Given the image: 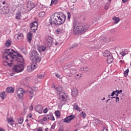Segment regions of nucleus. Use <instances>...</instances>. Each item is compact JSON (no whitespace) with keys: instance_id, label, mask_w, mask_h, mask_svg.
<instances>
[{"instance_id":"obj_4","label":"nucleus","mask_w":131,"mask_h":131,"mask_svg":"<svg viewBox=\"0 0 131 131\" xmlns=\"http://www.w3.org/2000/svg\"><path fill=\"white\" fill-rule=\"evenodd\" d=\"M30 59L33 64H37V63H39L41 60V58L39 57L38 52L35 50L33 51L31 53Z\"/></svg>"},{"instance_id":"obj_61","label":"nucleus","mask_w":131,"mask_h":131,"mask_svg":"<svg viewBox=\"0 0 131 131\" xmlns=\"http://www.w3.org/2000/svg\"><path fill=\"white\" fill-rule=\"evenodd\" d=\"M104 100H105V97H104V98L102 99V101Z\"/></svg>"},{"instance_id":"obj_19","label":"nucleus","mask_w":131,"mask_h":131,"mask_svg":"<svg viewBox=\"0 0 131 131\" xmlns=\"http://www.w3.org/2000/svg\"><path fill=\"white\" fill-rule=\"evenodd\" d=\"M37 78L39 79H42L45 78V77L46 76V74L45 73L40 72L37 74Z\"/></svg>"},{"instance_id":"obj_20","label":"nucleus","mask_w":131,"mask_h":131,"mask_svg":"<svg viewBox=\"0 0 131 131\" xmlns=\"http://www.w3.org/2000/svg\"><path fill=\"white\" fill-rule=\"evenodd\" d=\"M106 61L108 64H111L113 62V57L112 55H109L107 56Z\"/></svg>"},{"instance_id":"obj_28","label":"nucleus","mask_w":131,"mask_h":131,"mask_svg":"<svg viewBox=\"0 0 131 131\" xmlns=\"http://www.w3.org/2000/svg\"><path fill=\"white\" fill-rule=\"evenodd\" d=\"M38 15L40 18H43L46 16V12L44 11L40 12Z\"/></svg>"},{"instance_id":"obj_48","label":"nucleus","mask_w":131,"mask_h":131,"mask_svg":"<svg viewBox=\"0 0 131 131\" xmlns=\"http://www.w3.org/2000/svg\"><path fill=\"white\" fill-rule=\"evenodd\" d=\"M103 131H108V128L106 127H103Z\"/></svg>"},{"instance_id":"obj_47","label":"nucleus","mask_w":131,"mask_h":131,"mask_svg":"<svg viewBox=\"0 0 131 131\" xmlns=\"http://www.w3.org/2000/svg\"><path fill=\"white\" fill-rule=\"evenodd\" d=\"M37 131H43L42 130V128H41V127H39L37 129Z\"/></svg>"},{"instance_id":"obj_9","label":"nucleus","mask_w":131,"mask_h":131,"mask_svg":"<svg viewBox=\"0 0 131 131\" xmlns=\"http://www.w3.org/2000/svg\"><path fill=\"white\" fill-rule=\"evenodd\" d=\"M24 69V68L23 67V65L19 64V65H16L13 68V70L15 71V72H22Z\"/></svg>"},{"instance_id":"obj_39","label":"nucleus","mask_w":131,"mask_h":131,"mask_svg":"<svg viewBox=\"0 0 131 131\" xmlns=\"http://www.w3.org/2000/svg\"><path fill=\"white\" fill-rule=\"evenodd\" d=\"M80 115L82 116V118H85V117L86 116V114H85L84 112H82L80 113Z\"/></svg>"},{"instance_id":"obj_50","label":"nucleus","mask_w":131,"mask_h":131,"mask_svg":"<svg viewBox=\"0 0 131 131\" xmlns=\"http://www.w3.org/2000/svg\"><path fill=\"white\" fill-rule=\"evenodd\" d=\"M51 129H55V125H52L51 126Z\"/></svg>"},{"instance_id":"obj_60","label":"nucleus","mask_w":131,"mask_h":131,"mask_svg":"<svg viewBox=\"0 0 131 131\" xmlns=\"http://www.w3.org/2000/svg\"><path fill=\"white\" fill-rule=\"evenodd\" d=\"M77 47V46H75L73 47V48H76Z\"/></svg>"},{"instance_id":"obj_35","label":"nucleus","mask_w":131,"mask_h":131,"mask_svg":"<svg viewBox=\"0 0 131 131\" xmlns=\"http://www.w3.org/2000/svg\"><path fill=\"white\" fill-rule=\"evenodd\" d=\"M74 108L76 110H77V111H79V110H80V108H79V107H78V105L76 103H75L74 104Z\"/></svg>"},{"instance_id":"obj_14","label":"nucleus","mask_w":131,"mask_h":131,"mask_svg":"<svg viewBox=\"0 0 131 131\" xmlns=\"http://www.w3.org/2000/svg\"><path fill=\"white\" fill-rule=\"evenodd\" d=\"M26 93H27L28 96H29V98L30 100H32V98L35 96V94L33 93V91H31L30 90H28L26 91Z\"/></svg>"},{"instance_id":"obj_51","label":"nucleus","mask_w":131,"mask_h":131,"mask_svg":"<svg viewBox=\"0 0 131 131\" xmlns=\"http://www.w3.org/2000/svg\"><path fill=\"white\" fill-rule=\"evenodd\" d=\"M121 93H122V90L117 91V94H120Z\"/></svg>"},{"instance_id":"obj_38","label":"nucleus","mask_w":131,"mask_h":131,"mask_svg":"<svg viewBox=\"0 0 131 131\" xmlns=\"http://www.w3.org/2000/svg\"><path fill=\"white\" fill-rule=\"evenodd\" d=\"M31 90L32 92H37L38 89L37 88V87H32L31 88Z\"/></svg>"},{"instance_id":"obj_27","label":"nucleus","mask_w":131,"mask_h":131,"mask_svg":"<svg viewBox=\"0 0 131 131\" xmlns=\"http://www.w3.org/2000/svg\"><path fill=\"white\" fill-rule=\"evenodd\" d=\"M5 45L6 48H9V47H10L11 45H12V41L10 40H8L5 42Z\"/></svg>"},{"instance_id":"obj_31","label":"nucleus","mask_w":131,"mask_h":131,"mask_svg":"<svg viewBox=\"0 0 131 131\" xmlns=\"http://www.w3.org/2000/svg\"><path fill=\"white\" fill-rule=\"evenodd\" d=\"M113 19L114 20L115 23L116 24H117V23H118V22H119V21H120V19L119 17H116V16H114L113 18Z\"/></svg>"},{"instance_id":"obj_18","label":"nucleus","mask_w":131,"mask_h":131,"mask_svg":"<svg viewBox=\"0 0 131 131\" xmlns=\"http://www.w3.org/2000/svg\"><path fill=\"white\" fill-rule=\"evenodd\" d=\"M78 95V90L76 88H74L72 91V96L73 97H76Z\"/></svg>"},{"instance_id":"obj_33","label":"nucleus","mask_w":131,"mask_h":131,"mask_svg":"<svg viewBox=\"0 0 131 131\" xmlns=\"http://www.w3.org/2000/svg\"><path fill=\"white\" fill-rule=\"evenodd\" d=\"M129 72V70L128 69H127L124 72V76H125V77H127V76L128 75V73Z\"/></svg>"},{"instance_id":"obj_56","label":"nucleus","mask_w":131,"mask_h":131,"mask_svg":"<svg viewBox=\"0 0 131 131\" xmlns=\"http://www.w3.org/2000/svg\"><path fill=\"white\" fill-rule=\"evenodd\" d=\"M0 131H5V129H3L2 128H0Z\"/></svg>"},{"instance_id":"obj_46","label":"nucleus","mask_w":131,"mask_h":131,"mask_svg":"<svg viewBox=\"0 0 131 131\" xmlns=\"http://www.w3.org/2000/svg\"><path fill=\"white\" fill-rule=\"evenodd\" d=\"M64 129L63 128V127H60L58 129V131H63Z\"/></svg>"},{"instance_id":"obj_55","label":"nucleus","mask_w":131,"mask_h":131,"mask_svg":"<svg viewBox=\"0 0 131 131\" xmlns=\"http://www.w3.org/2000/svg\"><path fill=\"white\" fill-rule=\"evenodd\" d=\"M77 76H80V77H81V76H82V75H81V74H77Z\"/></svg>"},{"instance_id":"obj_57","label":"nucleus","mask_w":131,"mask_h":131,"mask_svg":"<svg viewBox=\"0 0 131 131\" xmlns=\"http://www.w3.org/2000/svg\"><path fill=\"white\" fill-rule=\"evenodd\" d=\"M45 131H49V128H47L45 129Z\"/></svg>"},{"instance_id":"obj_42","label":"nucleus","mask_w":131,"mask_h":131,"mask_svg":"<svg viewBox=\"0 0 131 131\" xmlns=\"http://www.w3.org/2000/svg\"><path fill=\"white\" fill-rule=\"evenodd\" d=\"M115 93H116V92L115 91H113V93H112V94L111 95V99H113V98H115V97H114L113 96H114V95H115Z\"/></svg>"},{"instance_id":"obj_21","label":"nucleus","mask_w":131,"mask_h":131,"mask_svg":"<svg viewBox=\"0 0 131 131\" xmlns=\"http://www.w3.org/2000/svg\"><path fill=\"white\" fill-rule=\"evenodd\" d=\"M102 54L104 57H108L110 56V51H109V50H105L103 51V52H102Z\"/></svg>"},{"instance_id":"obj_34","label":"nucleus","mask_w":131,"mask_h":131,"mask_svg":"<svg viewBox=\"0 0 131 131\" xmlns=\"http://www.w3.org/2000/svg\"><path fill=\"white\" fill-rule=\"evenodd\" d=\"M55 115L56 117H57L58 118H60L61 117V114L60 113V112L59 111H57L55 112Z\"/></svg>"},{"instance_id":"obj_54","label":"nucleus","mask_w":131,"mask_h":131,"mask_svg":"<svg viewBox=\"0 0 131 131\" xmlns=\"http://www.w3.org/2000/svg\"><path fill=\"white\" fill-rule=\"evenodd\" d=\"M116 99V102H119V98L118 97H117Z\"/></svg>"},{"instance_id":"obj_44","label":"nucleus","mask_w":131,"mask_h":131,"mask_svg":"<svg viewBox=\"0 0 131 131\" xmlns=\"http://www.w3.org/2000/svg\"><path fill=\"white\" fill-rule=\"evenodd\" d=\"M104 8H105V10H108V9H109V5L108 4H106Z\"/></svg>"},{"instance_id":"obj_29","label":"nucleus","mask_w":131,"mask_h":131,"mask_svg":"<svg viewBox=\"0 0 131 131\" xmlns=\"http://www.w3.org/2000/svg\"><path fill=\"white\" fill-rule=\"evenodd\" d=\"M9 12L8 10L5 9V8L0 9V13L3 14H7Z\"/></svg>"},{"instance_id":"obj_10","label":"nucleus","mask_w":131,"mask_h":131,"mask_svg":"<svg viewBox=\"0 0 131 131\" xmlns=\"http://www.w3.org/2000/svg\"><path fill=\"white\" fill-rule=\"evenodd\" d=\"M34 7H35V5H34L33 2L31 1L28 2L26 5L27 10L29 11H31V10H32Z\"/></svg>"},{"instance_id":"obj_30","label":"nucleus","mask_w":131,"mask_h":131,"mask_svg":"<svg viewBox=\"0 0 131 131\" xmlns=\"http://www.w3.org/2000/svg\"><path fill=\"white\" fill-rule=\"evenodd\" d=\"M6 96H7V95L6 94V92H3L1 94H0V97L3 100H4V99H5Z\"/></svg>"},{"instance_id":"obj_26","label":"nucleus","mask_w":131,"mask_h":131,"mask_svg":"<svg viewBox=\"0 0 131 131\" xmlns=\"http://www.w3.org/2000/svg\"><path fill=\"white\" fill-rule=\"evenodd\" d=\"M80 71H81V72H89V68L86 67L84 68H81L80 69Z\"/></svg>"},{"instance_id":"obj_43","label":"nucleus","mask_w":131,"mask_h":131,"mask_svg":"<svg viewBox=\"0 0 131 131\" xmlns=\"http://www.w3.org/2000/svg\"><path fill=\"white\" fill-rule=\"evenodd\" d=\"M67 15H68V19H70L71 18V14L70 12H67Z\"/></svg>"},{"instance_id":"obj_49","label":"nucleus","mask_w":131,"mask_h":131,"mask_svg":"<svg viewBox=\"0 0 131 131\" xmlns=\"http://www.w3.org/2000/svg\"><path fill=\"white\" fill-rule=\"evenodd\" d=\"M28 117H29V118H31L32 117V115L31 114H29L28 115Z\"/></svg>"},{"instance_id":"obj_59","label":"nucleus","mask_w":131,"mask_h":131,"mask_svg":"<svg viewBox=\"0 0 131 131\" xmlns=\"http://www.w3.org/2000/svg\"><path fill=\"white\" fill-rule=\"evenodd\" d=\"M5 4H6V2H3V5H5Z\"/></svg>"},{"instance_id":"obj_41","label":"nucleus","mask_w":131,"mask_h":131,"mask_svg":"<svg viewBox=\"0 0 131 131\" xmlns=\"http://www.w3.org/2000/svg\"><path fill=\"white\" fill-rule=\"evenodd\" d=\"M48 111H49V110L48 109V108H46L43 110V113H45V114L48 113Z\"/></svg>"},{"instance_id":"obj_6","label":"nucleus","mask_w":131,"mask_h":131,"mask_svg":"<svg viewBox=\"0 0 131 131\" xmlns=\"http://www.w3.org/2000/svg\"><path fill=\"white\" fill-rule=\"evenodd\" d=\"M24 94H25V91L22 88H19L16 91V96L18 100L23 101L24 99Z\"/></svg>"},{"instance_id":"obj_58","label":"nucleus","mask_w":131,"mask_h":131,"mask_svg":"<svg viewBox=\"0 0 131 131\" xmlns=\"http://www.w3.org/2000/svg\"><path fill=\"white\" fill-rule=\"evenodd\" d=\"M120 62L121 63H123V60H120Z\"/></svg>"},{"instance_id":"obj_63","label":"nucleus","mask_w":131,"mask_h":131,"mask_svg":"<svg viewBox=\"0 0 131 131\" xmlns=\"http://www.w3.org/2000/svg\"><path fill=\"white\" fill-rule=\"evenodd\" d=\"M55 46H57L58 45V43H55Z\"/></svg>"},{"instance_id":"obj_22","label":"nucleus","mask_w":131,"mask_h":131,"mask_svg":"<svg viewBox=\"0 0 131 131\" xmlns=\"http://www.w3.org/2000/svg\"><path fill=\"white\" fill-rule=\"evenodd\" d=\"M14 91H15V90L14 89V88L12 87H8L6 89V92L7 93H8L12 94L14 93Z\"/></svg>"},{"instance_id":"obj_52","label":"nucleus","mask_w":131,"mask_h":131,"mask_svg":"<svg viewBox=\"0 0 131 131\" xmlns=\"http://www.w3.org/2000/svg\"><path fill=\"white\" fill-rule=\"evenodd\" d=\"M129 1V0H122V2L124 4L125 3H127Z\"/></svg>"},{"instance_id":"obj_62","label":"nucleus","mask_w":131,"mask_h":131,"mask_svg":"<svg viewBox=\"0 0 131 131\" xmlns=\"http://www.w3.org/2000/svg\"><path fill=\"white\" fill-rule=\"evenodd\" d=\"M122 131H126L125 129H122Z\"/></svg>"},{"instance_id":"obj_8","label":"nucleus","mask_w":131,"mask_h":131,"mask_svg":"<svg viewBox=\"0 0 131 131\" xmlns=\"http://www.w3.org/2000/svg\"><path fill=\"white\" fill-rule=\"evenodd\" d=\"M47 120L55 121V117L52 114L46 115L42 118V121H47Z\"/></svg>"},{"instance_id":"obj_17","label":"nucleus","mask_w":131,"mask_h":131,"mask_svg":"<svg viewBox=\"0 0 131 131\" xmlns=\"http://www.w3.org/2000/svg\"><path fill=\"white\" fill-rule=\"evenodd\" d=\"M38 51L40 53L41 52H45L47 50V47L43 46H38Z\"/></svg>"},{"instance_id":"obj_12","label":"nucleus","mask_w":131,"mask_h":131,"mask_svg":"<svg viewBox=\"0 0 131 131\" xmlns=\"http://www.w3.org/2000/svg\"><path fill=\"white\" fill-rule=\"evenodd\" d=\"M37 68V64H32L31 66H28L27 68V70L28 72H32L34 69H36Z\"/></svg>"},{"instance_id":"obj_3","label":"nucleus","mask_w":131,"mask_h":131,"mask_svg":"<svg viewBox=\"0 0 131 131\" xmlns=\"http://www.w3.org/2000/svg\"><path fill=\"white\" fill-rule=\"evenodd\" d=\"M73 33L74 34H82V33H84L89 30V25L83 24V23H74L73 24Z\"/></svg>"},{"instance_id":"obj_1","label":"nucleus","mask_w":131,"mask_h":131,"mask_svg":"<svg viewBox=\"0 0 131 131\" xmlns=\"http://www.w3.org/2000/svg\"><path fill=\"white\" fill-rule=\"evenodd\" d=\"M3 58L7 60V61L3 62V64L6 67H8V66H9V67H12V62H14V61H18L20 63H23L24 61L22 55L10 49L6 50L3 54Z\"/></svg>"},{"instance_id":"obj_2","label":"nucleus","mask_w":131,"mask_h":131,"mask_svg":"<svg viewBox=\"0 0 131 131\" xmlns=\"http://www.w3.org/2000/svg\"><path fill=\"white\" fill-rule=\"evenodd\" d=\"M66 21V16L63 13H55L52 14L49 20L51 25H61Z\"/></svg>"},{"instance_id":"obj_11","label":"nucleus","mask_w":131,"mask_h":131,"mask_svg":"<svg viewBox=\"0 0 131 131\" xmlns=\"http://www.w3.org/2000/svg\"><path fill=\"white\" fill-rule=\"evenodd\" d=\"M75 118V116L73 115H71L68 117H66L63 120V122H66V123H69L71 122V120H73Z\"/></svg>"},{"instance_id":"obj_40","label":"nucleus","mask_w":131,"mask_h":131,"mask_svg":"<svg viewBox=\"0 0 131 131\" xmlns=\"http://www.w3.org/2000/svg\"><path fill=\"white\" fill-rule=\"evenodd\" d=\"M127 53H126V52H125V51H122L121 53V56H122V57H124V56H125V55H126Z\"/></svg>"},{"instance_id":"obj_7","label":"nucleus","mask_w":131,"mask_h":131,"mask_svg":"<svg viewBox=\"0 0 131 131\" xmlns=\"http://www.w3.org/2000/svg\"><path fill=\"white\" fill-rule=\"evenodd\" d=\"M38 27V23L37 21H34L33 23L30 24V30L32 32H35L37 30V28Z\"/></svg>"},{"instance_id":"obj_36","label":"nucleus","mask_w":131,"mask_h":131,"mask_svg":"<svg viewBox=\"0 0 131 131\" xmlns=\"http://www.w3.org/2000/svg\"><path fill=\"white\" fill-rule=\"evenodd\" d=\"M17 121L19 124H22L24 121L23 118H19V119H18Z\"/></svg>"},{"instance_id":"obj_32","label":"nucleus","mask_w":131,"mask_h":131,"mask_svg":"<svg viewBox=\"0 0 131 131\" xmlns=\"http://www.w3.org/2000/svg\"><path fill=\"white\" fill-rule=\"evenodd\" d=\"M55 90L57 91V93H63V92H62V88L61 87H56L55 88Z\"/></svg>"},{"instance_id":"obj_45","label":"nucleus","mask_w":131,"mask_h":131,"mask_svg":"<svg viewBox=\"0 0 131 131\" xmlns=\"http://www.w3.org/2000/svg\"><path fill=\"white\" fill-rule=\"evenodd\" d=\"M29 110L30 111H32L33 110V106L32 105H31L30 107H29Z\"/></svg>"},{"instance_id":"obj_23","label":"nucleus","mask_w":131,"mask_h":131,"mask_svg":"<svg viewBox=\"0 0 131 131\" xmlns=\"http://www.w3.org/2000/svg\"><path fill=\"white\" fill-rule=\"evenodd\" d=\"M21 12L18 11L16 13L15 18L17 19V20H20V19H21Z\"/></svg>"},{"instance_id":"obj_16","label":"nucleus","mask_w":131,"mask_h":131,"mask_svg":"<svg viewBox=\"0 0 131 131\" xmlns=\"http://www.w3.org/2000/svg\"><path fill=\"white\" fill-rule=\"evenodd\" d=\"M53 37L51 36L48 37L47 39V43L50 47L53 45Z\"/></svg>"},{"instance_id":"obj_53","label":"nucleus","mask_w":131,"mask_h":131,"mask_svg":"<svg viewBox=\"0 0 131 131\" xmlns=\"http://www.w3.org/2000/svg\"><path fill=\"white\" fill-rule=\"evenodd\" d=\"M55 76H56V77H57L58 78H60V75H59V74H56L55 75Z\"/></svg>"},{"instance_id":"obj_64","label":"nucleus","mask_w":131,"mask_h":131,"mask_svg":"<svg viewBox=\"0 0 131 131\" xmlns=\"http://www.w3.org/2000/svg\"><path fill=\"white\" fill-rule=\"evenodd\" d=\"M26 121H28V119H27V120H26Z\"/></svg>"},{"instance_id":"obj_25","label":"nucleus","mask_w":131,"mask_h":131,"mask_svg":"<svg viewBox=\"0 0 131 131\" xmlns=\"http://www.w3.org/2000/svg\"><path fill=\"white\" fill-rule=\"evenodd\" d=\"M27 38L29 42H31V40H32V34L31 33H28Z\"/></svg>"},{"instance_id":"obj_24","label":"nucleus","mask_w":131,"mask_h":131,"mask_svg":"<svg viewBox=\"0 0 131 131\" xmlns=\"http://www.w3.org/2000/svg\"><path fill=\"white\" fill-rule=\"evenodd\" d=\"M7 121L8 123L10 124V125H13V124H14V120L12 119V118H7Z\"/></svg>"},{"instance_id":"obj_15","label":"nucleus","mask_w":131,"mask_h":131,"mask_svg":"<svg viewBox=\"0 0 131 131\" xmlns=\"http://www.w3.org/2000/svg\"><path fill=\"white\" fill-rule=\"evenodd\" d=\"M14 37L16 40H19L20 39H23L24 36L23 35V34L19 33L15 34Z\"/></svg>"},{"instance_id":"obj_5","label":"nucleus","mask_w":131,"mask_h":131,"mask_svg":"<svg viewBox=\"0 0 131 131\" xmlns=\"http://www.w3.org/2000/svg\"><path fill=\"white\" fill-rule=\"evenodd\" d=\"M57 96L60 102H66L68 100V95L64 92L57 93Z\"/></svg>"},{"instance_id":"obj_37","label":"nucleus","mask_w":131,"mask_h":131,"mask_svg":"<svg viewBox=\"0 0 131 131\" xmlns=\"http://www.w3.org/2000/svg\"><path fill=\"white\" fill-rule=\"evenodd\" d=\"M58 4V0H52L51 5H57Z\"/></svg>"},{"instance_id":"obj_13","label":"nucleus","mask_w":131,"mask_h":131,"mask_svg":"<svg viewBox=\"0 0 131 131\" xmlns=\"http://www.w3.org/2000/svg\"><path fill=\"white\" fill-rule=\"evenodd\" d=\"M42 109H43V107L41 105H37L35 107V110L36 111V112H38V113H39L40 114H41L42 113Z\"/></svg>"}]
</instances>
